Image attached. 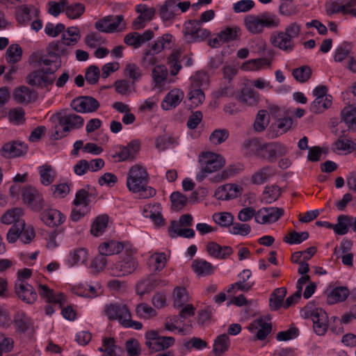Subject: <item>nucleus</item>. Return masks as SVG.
I'll return each instance as SVG.
<instances>
[{"instance_id":"1","label":"nucleus","mask_w":356,"mask_h":356,"mask_svg":"<svg viewBox=\"0 0 356 356\" xmlns=\"http://www.w3.org/2000/svg\"><path fill=\"white\" fill-rule=\"evenodd\" d=\"M149 179L146 169L140 165L136 164L129 170L127 186L131 192L138 193L140 198L148 199L156 195V190L148 185Z\"/></svg>"},{"instance_id":"2","label":"nucleus","mask_w":356,"mask_h":356,"mask_svg":"<svg viewBox=\"0 0 356 356\" xmlns=\"http://www.w3.org/2000/svg\"><path fill=\"white\" fill-rule=\"evenodd\" d=\"M54 118L57 120V124L54 126L51 134V138L54 140L65 137L72 130L82 127L84 122L83 118L75 113H58Z\"/></svg>"},{"instance_id":"3","label":"nucleus","mask_w":356,"mask_h":356,"mask_svg":"<svg viewBox=\"0 0 356 356\" xmlns=\"http://www.w3.org/2000/svg\"><path fill=\"white\" fill-rule=\"evenodd\" d=\"M247 31L252 34H259L265 28L274 29L279 26L280 19L275 15L264 12L259 15H248L243 19Z\"/></svg>"},{"instance_id":"4","label":"nucleus","mask_w":356,"mask_h":356,"mask_svg":"<svg viewBox=\"0 0 356 356\" xmlns=\"http://www.w3.org/2000/svg\"><path fill=\"white\" fill-rule=\"evenodd\" d=\"M136 252L135 249L126 248L120 260L108 268L110 275L120 277L133 273L138 266V260L134 256Z\"/></svg>"},{"instance_id":"5","label":"nucleus","mask_w":356,"mask_h":356,"mask_svg":"<svg viewBox=\"0 0 356 356\" xmlns=\"http://www.w3.org/2000/svg\"><path fill=\"white\" fill-rule=\"evenodd\" d=\"M201 170L196 175V180L202 181L207 176V174L212 173L222 168L225 164L223 158L212 152H203L200 157Z\"/></svg>"},{"instance_id":"6","label":"nucleus","mask_w":356,"mask_h":356,"mask_svg":"<svg viewBox=\"0 0 356 356\" xmlns=\"http://www.w3.org/2000/svg\"><path fill=\"white\" fill-rule=\"evenodd\" d=\"M305 314L307 317L311 318L314 332L319 336L324 335L329 325L327 313L322 308L316 307L312 309L307 306L305 307Z\"/></svg>"},{"instance_id":"7","label":"nucleus","mask_w":356,"mask_h":356,"mask_svg":"<svg viewBox=\"0 0 356 356\" xmlns=\"http://www.w3.org/2000/svg\"><path fill=\"white\" fill-rule=\"evenodd\" d=\"M140 148L141 141L139 139H134L128 143L127 145H118L115 147V153L111 156L116 159L118 162L134 161Z\"/></svg>"},{"instance_id":"8","label":"nucleus","mask_w":356,"mask_h":356,"mask_svg":"<svg viewBox=\"0 0 356 356\" xmlns=\"http://www.w3.org/2000/svg\"><path fill=\"white\" fill-rule=\"evenodd\" d=\"M22 198L24 203L34 211H40L45 206L42 194L35 187L30 185L25 186L23 188Z\"/></svg>"},{"instance_id":"9","label":"nucleus","mask_w":356,"mask_h":356,"mask_svg":"<svg viewBox=\"0 0 356 356\" xmlns=\"http://www.w3.org/2000/svg\"><path fill=\"white\" fill-rule=\"evenodd\" d=\"M145 345L152 351L158 352L165 350L175 343L172 337H163L159 335L157 330H149L145 333Z\"/></svg>"},{"instance_id":"10","label":"nucleus","mask_w":356,"mask_h":356,"mask_svg":"<svg viewBox=\"0 0 356 356\" xmlns=\"http://www.w3.org/2000/svg\"><path fill=\"white\" fill-rule=\"evenodd\" d=\"M89 204L88 192L83 188L79 190L74 200V204L76 207L72 209L71 219L76 222L86 215L90 211Z\"/></svg>"},{"instance_id":"11","label":"nucleus","mask_w":356,"mask_h":356,"mask_svg":"<svg viewBox=\"0 0 356 356\" xmlns=\"http://www.w3.org/2000/svg\"><path fill=\"white\" fill-rule=\"evenodd\" d=\"M287 153V148L278 143H262L260 148L258 158L268 161L274 163L278 156H282Z\"/></svg>"},{"instance_id":"12","label":"nucleus","mask_w":356,"mask_h":356,"mask_svg":"<svg viewBox=\"0 0 356 356\" xmlns=\"http://www.w3.org/2000/svg\"><path fill=\"white\" fill-rule=\"evenodd\" d=\"M123 20L124 17L122 15H108L97 21L95 27L104 33L121 31L125 27V24H122Z\"/></svg>"},{"instance_id":"13","label":"nucleus","mask_w":356,"mask_h":356,"mask_svg":"<svg viewBox=\"0 0 356 356\" xmlns=\"http://www.w3.org/2000/svg\"><path fill=\"white\" fill-rule=\"evenodd\" d=\"M72 108L78 113H92L99 107V103L90 96H81L74 99L70 104Z\"/></svg>"},{"instance_id":"14","label":"nucleus","mask_w":356,"mask_h":356,"mask_svg":"<svg viewBox=\"0 0 356 356\" xmlns=\"http://www.w3.org/2000/svg\"><path fill=\"white\" fill-rule=\"evenodd\" d=\"M284 211L279 207H263L257 211L256 222L259 224H270L277 221Z\"/></svg>"},{"instance_id":"15","label":"nucleus","mask_w":356,"mask_h":356,"mask_svg":"<svg viewBox=\"0 0 356 356\" xmlns=\"http://www.w3.org/2000/svg\"><path fill=\"white\" fill-rule=\"evenodd\" d=\"M104 312L110 321L118 320L124 326V321L131 318V313L124 305L111 304L106 305Z\"/></svg>"},{"instance_id":"16","label":"nucleus","mask_w":356,"mask_h":356,"mask_svg":"<svg viewBox=\"0 0 356 356\" xmlns=\"http://www.w3.org/2000/svg\"><path fill=\"white\" fill-rule=\"evenodd\" d=\"M28 146L19 141H10L5 143L0 150L1 155L6 159H13L25 155Z\"/></svg>"},{"instance_id":"17","label":"nucleus","mask_w":356,"mask_h":356,"mask_svg":"<svg viewBox=\"0 0 356 356\" xmlns=\"http://www.w3.org/2000/svg\"><path fill=\"white\" fill-rule=\"evenodd\" d=\"M15 291L18 298L26 304L32 305L37 300V293L33 287L24 281L16 282Z\"/></svg>"},{"instance_id":"18","label":"nucleus","mask_w":356,"mask_h":356,"mask_svg":"<svg viewBox=\"0 0 356 356\" xmlns=\"http://www.w3.org/2000/svg\"><path fill=\"white\" fill-rule=\"evenodd\" d=\"M54 81V76H47L39 69L31 72L26 77L29 85L41 88L52 85Z\"/></svg>"},{"instance_id":"19","label":"nucleus","mask_w":356,"mask_h":356,"mask_svg":"<svg viewBox=\"0 0 356 356\" xmlns=\"http://www.w3.org/2000/svg\"><path fill=\"white\" fill-rule=\"evenodd\" d=\"M13 97L16 102L28 104L38 99V92L26 86H22L14 90Z\"/></svg>"},{"instance_id":"20","label":"nucleus","mask_w":356,"mask_h":356,"mask_svg":"<svg viewBox=\"0 0 356 356\" xmlns=\"http://www.w3.org/2000/svg\"><path fill=\"white\" fill-rule=\"evenodd\" d=\"M270 42L274 47L285 51H291L294 48L293 41L284 31L273 33L270 35Z\"/></svg>"},{"instance_id":"21","label":"nucleus","mask_w":356,"mask_h":356,"mask_svg":"<svg viewBox=\"0 0 356 356\" xmlns=\"http://www.w3.org/2000/svg\"><path fill=\"white\" fill-rule=\"evenodd\" d=\"M13 325L17 333L24 334L26 332L33 330V322L24 312H17L13 318Z\"/></svg>"},{"instance_id":"22","label":"nucleus","mask_w":356,"mask_h":356,"mask_svg":"<svg viewBox=\"0 0 356 356\" xmlns=\"http://www.w3.org/2000/svg\"><path fill=\"white\" fill-rule=\"evenodd\" d=\"M41 220L49 227L58 226L64 222L65 216L58 210L49 209L40 213Z\"/></svg>"},{"instance_id":"23","label":"nucleus","mask_w":356,"mask_h":356,"mask_svg":"<svg viewBox=\"0 0 356 356\" xmlns=\"http://www.w3.org/2000/svg\"><path fill=\"white\" fill-rule=\"evenodd\" d=\"M276 174L275 168L265 165L254 172L251 176V182L255 185H261L273 177Z\"/></svg>"},{"instance_id":"24","label":"nucleus","mask_w":356,"mask_h":356,"mask_svg":"<svg viewBox=\"0 0 356 356\" xmlns=\"http://www.w3.org/2000/svg\"><path fill=\"white\" fill-rule=\"evenodd\" d=\"M38 291L39 295L46 299L48 302L58 303L60 307L65 302V296L63 293H54V291L45 284H39Z\"/></svg>"},{"instance_id":"25","label":"nucleus","mask_w":356,"mask_h":356,"mask_svg":"<svg viewBox=\"0 0 356 356\" xmlns=\"http://www.w3.org/2000/svg\"><path fill=\"white\" fill-rule=\"evenodd\" d=\"M237 99L247 106H254L259 101V94L250 86L245 85L241 89V92L237 97Z\"/></svg>"},{"instance_id":"26","label":"nucleus","mask_w":356,"mask_h":356,"mask_svg":"<svg viewBox=\"0 0 356 356\" xmlns=\"http://www.w3.org/2000/svg\"><path fill=\"white\" fill-rule=\"evenodd\" d=\"M248 329L252 332L257 331V338L259 340H264L271 332L272 326L270 323L265 322L260 318L250 323Z\"/></svg>"},{"instance_id":"27","label":"nucleus","mask_w":356,"mask_h":356,"mask_svg":"<svg viewBox=\"0 0 356 356\" xmlns=\"http://www.w3.org/2000/svg\"><path fill=\"white\" fill-rule=\"evenodd\" d=\"M126 246L125 243L111 240L101 243L99 245L98 250L101 254L109 256L120 253L124 248H127Z\"/></svg>"},{"instance_id":"28","label":"nucleus","mask_w":356,"mask_h":356,"mask_svg":"<svg viewBox=\"0 0 356 356\" xmlns=\"http://www.w3.org/2000/svg\"><path fill=\"white\" fill-rule=\"evenodd\" d=\"M184 98V92L179 89L170 90L165 96L161 104V107L164 110H170L175 108L179 104Z\"/></svg>"},{"instance_id":"29","label":"nucleus","mask_w":356,"mask_h":356,"mask_svg":"<svg viewBox=\"0 0 356 356\" xmlns=\"http://www.w3.org/2000/svg\"><path fill=\"white\" fill-rule=\"evenodd\" d=\"M349 293V289L346 286H337L327 293V302L329 305H334L343 302L347 299Z\"/></svg>"},{"instance_id":"30","label":"nucleus","mask_w":356,"mask_h":356,"mask_svg":"<svg viewBox=\"0 0 356 356\" xmlns=\"http://www.w3.org/2000/svg\"><path fill=\"white\" fill-rule=\"evenodd\" d=\"M38 172L40 182L44 186H49L56 177V170L51 165L47 163L39 166Z\"/></svg>"},{"instance_id":"31","label":"nucleus","mask_w":356,"mask_h":356,"mask_svg":"<svg viewBox=\"0 0 356 356\" xmlns=\"http://www.w3.org/2000/svg\"><path fill=\"white\" fill-rule=\"evenodd\" d=\"M230 346V340L227 334L218 335L213 341V353L215 356H222L227 352Z\"/></svg>"},{"instance_id":"32","label":"nucleus","mask_w":356,"mask_h":356,"mask_svg":"<svg viewBox=\"0 0 356 356\" xmlns=\"http://www.w3.org/2000/svg\"><path fill=\"white\" fill-rule=\"evenodd\" d=\"M353 218L347 215H339L337 217V222L332 225V229L338 235H344L348 233V228L351 227Z\"/></svg>"},{"instance_id":"33","label":"nucleus","mask_w":356,"mask_h":356,"mask_svg":"<svg viewBox=\"0 0 356 356\" xmlns=\"http://www.w3.org/2000/svg\"><path fill=\"white\" fill-rule=\"evenodd\" d=\"M286 294V288L280 287L275 289L269 299V306L271 310L276 311L283 306V300Z\"/></svg>"},{"instance_id":"34","label":"nucleus","mask_w":356,"mask_h":356,"mask_svg":"<svg viewBox=\"0 0 356 356\" xmlns=\"http://www.w3.org/2000/svg\"><path fill=\"white\" fill-rule=\"evenodd\" d=\"M81 38L80 31L76 26H72L67 29L61 36V42L66 46H73L78 42Z\"/></svg>"},{"instance_id":"35","label":"nucleus","mask_w":356,"mask_h":356,"mask_svg":"<svg viewBox=\"0 0 356 356\" xmlns=\"http://www.w3.org/2000/svg\"><path fill=\"white\" fill-rule=\"evenodd\" d=\"M172 35L169 33L163 34L161 37L157 38L152 44L150 48L147 49L149 51L157 54L164 49H170L171 47Z\"/></svg>"},{"instance_id":"36","label":"nucleus","mask_w":356,"mask_h":356,"mask_svg":"<svg viewBox=\"0 0 356 356\" xmlns=\"http://www.w3.org/2000/svg\"><path fill=\"white\" fill-rule=\"evenodd\" d=\"M85 6L81 3H70L67 0V3L65 6L64 12L66 16L70 19H76L79 18L85 12Z\"/></svg>"},{"instance_id":"37","label":"nucleus","mask_w":356,"mask_h":356,"mask_svg":"<svg viewBox=\"0 0 356 356\" xmlns=\"http://www.w3.org/2000/svg\"><path fill=\"white\" fill-rule=\"evenodd\" d=\"M194 272L199 276H206L213 273L212 264L203 259H195L191 266Z\"/></svg>"},{"instance_id":"38","label":"nucleus","mask_w":356,"mask_h":356,"mask_svg":"<svg viewBox=\"0 0 356 356\" xmlns=\"http://www.w3.org/2000/svg\"><path fill=\"white\" fill-rule=\"evenodd\" d=\"M171 0H167L159 9V15L163 22L172 21L179 13Z\"/></svg>"},{"instance_id":"39","label":"nucleus","mask_w":356,"mask_h":356,"mask_svg":"<svg viewBox=\"0 0 356 356\" xmlns=\"http://www.w3.org/2000/svg\"><path fill=\"white\" fill-rule=\"evenodd\" d=\"M218 33L220 35L219 40L226 43L238 40L241 35V31L239 27L235 26H227L221 30Z\"/></svg>"},{"instance_id":"40","label":"nucleus","mask_w":356,"mask_h":356,"mask_svg":"<svg viewBox=\"0 0 356 356\" xmlns=\"http://www.w3.org/2000/svg\"><path fill=\"white\" fill-rule=\"evenodd\" d=\"M341 120L348 128L356 129V108L353 105L346 106L341 112Z\"/></svg>"},{"instance_id":"41","label":"nucleus","mask_w":356,"mask_h":356,"mask_svg":"<svg viewBox=\"0 0 356 356\" xmlns=\"http://www.w3.org/2000/svg\"><path fill=\"white\" fill-rule=\"evenodd\" d=\"M281 195V188L277 185L266 186L262 193L261 201L270 204L276 201Z\"/></svg>"},{"instance_id":"42","label":"nucleus","mask_w":356,"mask_h":356,"mask_svg":"<svg viewBox=\"0 0 356 356\" xmlns=\"http://www.w3.org/2000/svg\"><path fill=\"white\" fill-rule=\"evenodd\" d=\"M181 55V53L179 50L174 49L168 58V64L172 76L177 74L182 67L180 61Z\"/></svg>"},{"instance_id":"43","label":"nucleus","mask_w":356,"mask_h":356,"mask_svg":"<svg viewBox=\"0 0 356 356\" xmlns=\"http://www.w3.org/2000/svg\"><path fill=\"white\" fill-rule=\"evenodd\" d=\"M108 222V217L107 215H101L97 216L92 224L90 232L92 235L98 236L102 235Z\"/></svg>"},{"instance_id":"44","label":"nucleus","mask_w":356,"mask_h":356,"mask_svg":"<svg viewBox=\"0 0 356 356\" xmlns=\"http://www.w3.org/2000/svg\"><path fill=\"white\" fill-rule=\"evenodd\" d=\"M24 211L21 208H14L13 209L8 210L1 218L3 223L10 225L12 223H17V221H24L20 219V217L23 215Z\"/></svg>"},{"instance_id":"45","label":"nucleus","mask_w":356,"mask_h":356,"mask_svg":"<svg viewBox=\"0 0 356 356\" xmlns=\"http://www.w3.org/2000/svg\"><path fill=\"white\" fill-rule=\"evenodd\" d=\"M332 97L315 98L311 104L309 110L314 113H323L332 105Z\"/></svg>"},{"instance_id":"46","label":"nucleus","mask_w":356,"mask_h":356,"mask_svg":"<svg viewBox=\"0 0 356 356\" xmlns=\"http://www.w3.org/2000/svg\"><path fill=\"white\" fill-rule=\"evenodd\" d=\"M166 262V256L163 252H155L149 258V264L154 268V271H161L165 266Z\"/></svg>"},{"instance_id":"47","label":"nucleus","mask_w":356,"mask_h":356,"mask_svg":"<svg viewBox=\"0 0 356 356\" xmlns=\"http://www.w3.org/2000/svg\"><path fill=\"white\" fill-rule=\"evenodd\" d=\"M201 24L197 20H188L184 24V33L188 42H194L196 35Z\"/></svg>"},{"instance_id":"48","label":"nucleus","mask_w":356,"mask_h":356,"mask_svg":"<svg viewBox=\"0 0 356 356\" xmlns=\"http://www.w3.org/2000/svg\"><path fill=\"white\" fill-rule=\"evenodd\" d=\"M174 306L175 307H181L188 302L187 291L184 287L177 286L175 288L173 293Z\"/></svg>"},{"instance_id":"49","label":"nucleus","mask_w":356,"mask_h":356,"mask_svg":"<svg viewBox=\"0 0 356 356\" xmlns=\"http://www.w3.org/2000/svg\"><path fill=\"white\" fill-rule=\"evenodd\" d=\"M22 49L19 44H13L9 46L6 53V58L8 63H15L22 58Z\"/></svg>"},{"instance_id":"50","label":"nucleus","mask_w":356,"mask_h":356,"mask_svg":"<svg viewBox=\"0 0 356 356\" xmlns=\"http://www.w3.org/2000/svg\"><path fill=\"white\" fill-rule=\"evenodd\" d=\"M262 143L257 138H251L244 141L243 147L247 154L254 155L257 157L259 154Z\"/></svg>"},{"instance_id":"51","label":"nucleus","mask_w":356,"mask_h":356,"mask_svg":"<svg viewBox=\"0 0 356 356\" xmlns=\"http://www.w3.org/2000/svg\"><path fill=\"white\" fill-rule=\"evenodd\" d=\"M154 282L155 281L153 280L152 275L150 274L147 278L138 282L136 284L137 293L143 296L154 290L156 288Z\"/></svg>"},{"instance_id":"52","label":"nucleus","mask_w":356,"mask_h":356,"mask_svg":"<svg viewBox=\"0 0 356 356\" xmlns=\"http://www.w3.org/2000/svg\"><path fill=\"white\" fill-rule=\"evenodd\" d=\"M154 282L155 281L153 280L152 275L150 274L147 278L138 282L136 284L137 293L143 296L154 290L156 288Z\"/></svg>"},{"instance_id":"53","label":"nucleus","mask_w":356,"mask_h":356,"mask_svg":"<svg viewBox=\"0 0 356 356\" xmlns=\"http://www.w3.org/2000/svg\"><path fill=\"white\" fill-rule=\"evenodd\" d=\"M312 69L307 65H304L293 70V77L299 82L304 83L307 81L312 76Z\"/></svg>"},{"instance_id":"54","label":"nucleus","mask_w":356,"mask_h":356,"mask_svg":"<svg viewBox=\"0 0 356 356\" xmlns=\"http://www.w3.org/2000/svg\"><path fill=\"white\" fill-rule=\"evenodd\" d=\"M308 238L309 234L307 232H298L292 231L289 234V236H285L284 237L283 241L289 244H299L306 241Z\"/></svg>"},{"instance_id":"55","label":"nucleus","mask_w":356,"mask_h":356,"mask_svg":"<svg viewBox=\"0 0 356 356\" xmlns=\"http://www.w3.org/2000/svg\"><path fill=\"white\" fill-rule=\"evenodd\" d=\"M326 13L328 15L341 13L343 15L347 14V8L344 5L341 4L340 0H331L325 4Z\"/></svg>"},{"instance_id":"56","label":"nucleus","mask_w":356,"mask_h":356,"mask_svg":"<svg viewBox=\"0 0 356 356\" xmlns=\"http://www.w3.org/2000/svg\"><path fill=\"white\" fill-rule=\"evenodd\" d=\"M269 119L268 118L267 111L265 110H260L257 115L256 120L254 123V129L256 131H263L268 126Z\"/></svg>"},{"instance_id":"57","label":"nucleus","mask_w":356,"mask_h":356,"mask_svg":"<svg viewBox=\"0 0 356 356\" xmlns=\"http://www.w3.org/2000/svg\"><path fill=\"white\" fill-rule=\"evenodd\" d=\"M25 227L24 221H17L9 229L7 234V240L9 243H15L18 238H20V232Z\"/></svg>"},{"instance_id":"58","label":"nucleus","mask_w":356,"mask_h":356,"mask_svg":"<svg viewBox=\"0 0 356 356\" xmlns=\"http://www.w3.org/2000/svg\"><path fill=\"white\" fill-rule=\"evenodd\" d=\"M25 112L21 107H17L10 110L8 114V120L15 124H23L25 122Z\"/></svg>"},{"instance_id":"59","label":"nucleus","mask_w":356,"mask_h":356,"mask_svg":"<svg viewBox=\"0 0 356 356\" xmlns=\"http://www.w3.org/2000/svg\"><path fill=\"white\" fill-rule=\"evenodd\" d=\"M125 349L128 356H140L141 354L140 344L134 338H131L126 341Z\"/></svg>"},{"instance_id":"60","label":"nucleus","mask_w":356,"mask_h":356,"mask_svg":"<svg viewBox=\"0 0 356 356\" xmlns=\"http://www.w3.org/2000/svg\"><path fill=\"white\" fill-rule=\"evenodd\" d=\"M352 47L350 44L344 42L339 46L334 52V60L336 62H342L349 56Z\"/></svg>"},{"instance_id":"61","label":"nucleus","mask_w":356,"mask_h":356,"mask_svg":"<svg viewBox=\"0 0 356 356\" xmlns=\"http://www.w3.org/2000/svg\"><path fill=\"white\" fill-rule=\"evenodd\" d=\"M124 75L129 76L134 83L136 81L138 80L141 76V70L140 67L135 63H127L124 68Z\"/></svg>"},{"instance_id":"62","label":"nucleus","mask_w":356,"mask_h":356,"mask_svg":"<svg viewBox=\"0 0 356 356\" xmlns=\"http://www.w3.org/2000/svg\"><path fill=\"white\" fill-rule=\"evenodd\" d=\"M136 314L143 318H150L156 315V311L146 303H140L136 308Z\"/></svg>"},{"instance_id":"63","label":"nucleus","mask_w":356,"mask_h":356,"mask_svg":"<svg viewBox=\"0 0 356 356\" xmlns=\"http://www.w3.org/2000/svg\"><path fill=\"white\" fill-rule=\"evenodd\" d=\"M208 76L205 73L198 72L191 78V84L190 88L202 89L207 86Z\"/></svg>"},{"instance_id":"64","label":"nucleus","mask_w":356,"mask_h":356,"mask_svg":"<svg viewBox=\"0 0 356 356\" xmlns=\"http://www.w3.org/2000/svg\"><path fill=\"white\" fill-rule=\"evenodd\" d=\"M172 208L176 211L182 209L187 203V197L179 192H174L170 195Z\"/></svg>"}]
</instances>
